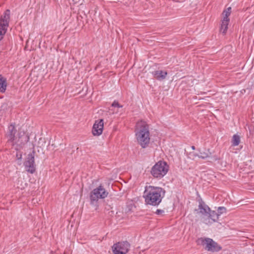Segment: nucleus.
Listing matches in <instances>:
<instances>
[{
  "label": "nucleus",
  "mask_w": 254,
  "mask_h": 254,
  "mask_svg": "<svg viewBox=\"0 0 254 254\" xmlns=\"http://www.w3.org/2000/svg\"><path fill=\"white\" fill-rule=\"evenodd\" d=\"M10 11L6 9L0 17V41L6 33L10 21Z\"/></svg>",
  "instance_id": "obj_5"
},
{
  "label": "nucleus",
  "mask_w": 254,
  "mask_h": 254,
  "mask_svg": "<svg viewBox=\"0 0 254 254\" xmlns=\"http://www.w3.org/2000/svg\"><path fill=\"white\" fill-rule=\"evenodd\" d=\"M191 149H192V150H194V149H195V146H191Z\"/></svg>",
  "instance_id": "obj_24"
},
{
  "label": "nucleus",
  "mask_w": 254,
  "mask_h": 254,
  "mask_svg": "<svg viewBox=\"0 0 254 254\" xmlns=\"http://www.w3.org/2000/svg\"><path fill=\"white\" fill-rule=\"evenodd\" d=\"M104 127V120L99 119L96 120L92 129V133L94 136H99L103 132Z\"/></svg>",
  "instance_id": "obj_9"
},
{
  "label": "nucleus",
  "mask_w": 254,
  "mask_h": 254,
  "mask_svg": "<svg viewBox=\"0 0 254 254\" xmlns=\"http://www.w3.org/2000/svg\"><path fill=\"white\" fill-rule=\"evenodd\" d=\"M152 74L156 79L160 81L164 79L168 73L166 71L155 70L153 71Z\"/></svg>",
  "instance_id": "obj_11"
},
{
  "label": "nucleus",
  "mask_w": 254,
  "mask_h": 254,
  "mask_svg": "<svg viewBox=\"0 0 254 254\" xmlns=\"http://www.w3.org/2000/svg\"><path fill=\"white\" fill-rule=\"evenodd\" d=\"M198 208L200 210V213L205 216L208 215L210 210V208L202 201L199 202Z\"/></svg>",
  "instance_id": "obj_13"
},
{
  "label": "nucleus",
  "mask_w": 254,
  "mask_h": 254,
  "mask_svg": "<svg viewBox=\"0 0 254 254\" xmlns=\"http://www.w3.org/2000/svg\"><path fill=\"white\" fill-rule=\"evenodd\" d=\"M135 136L137 143L142 148H146L150 142V134L148 125L145 122H138L135 129Z\"/></svg>",
  "instance_id": "obj_2"
},
{
  "label": "nucleus",
  "mask_w": 254,
  "mask_h": 254,
  "mask_svg": "<svg viewBox=\"0 0 254 254\" xmlns=\"http://www.w3.org/2000/svg\"><path fill=\"white\" fill-rule=\"evenodd\" d=\"M197 243L204 246L205 249L209 252H218L222 249V247L211 238H200L197 239Z\"/></svg>",
  "instance_id": "obj_4"
},
{
  "label": "nucleus",
  "mask_w": 254,
  "mask_h": 254,
  "mask_svg": "<svg viewBox=\"0 0 254 254\" xmlns=\"http://www.w3.org/2000/svg\"><path fill=\"white\" fill-rule=\"evenodd\" d=\"M197 155H199V154H196L195 153H190L189 157L191 159H194V157H197Z\"/></svg>",
  "instance_id": "obj_22"
},
{
  "label": "nucleus",
  "mask_w": 254,
  "mask_h": 254,
  "mask_svg": "<svg viewBox=\"0 0 254 254\" xmlns=\"http://www.w3.org/2000/svg\"><path fill=\"white\" fill-rule=\"evenodd\" d=\"M226 211V209L224 207H219L217 209V213L219 215H221L222 214L225 213Z\"/></svg>",
  "instance_id": "obj_19"
},
{
  "label": "nucleus",
  "mask_w": 254,
  "mask_h": 254,
  "mask_svg": "<svg viewBox=\"0 0 254 254\" xmlns=\"http://www.w3.org/2000/svg\"><path fill=\"white\" fill-rule=\"evenodd\" d=\"M8 140L11 142H13L15 139V135L16 132V129L15 126L11 124L8 126Z\"/></svg>",
  "instance_id": "obj_12"
},
{
  "label": "nucleus",
  "mask_w": 254,
  "mask_h": 254,
  "mask_svg": "<svg viewBox=\"0 0 254 254\" xmlns=\"http://www.w3.org/2000/svg\"><path fill=\"white\" fill-rule=\"evenodd\" d=\"M26 171L31 174H33L36 171V165L34 160V152L28 154L27 160L24 163Z\"/></svg>",
  "instance_id": "obj_8"
},
{
  "label": "nucleus",
  "mask_w": 254,
  "mask_h": 254,
  "mask_svg": "<svg viewBox=\"0 0 254 254\" xmlns=\"http://www.w3.org/2000/svg\"><path fill=\"white\" fill-rule=\"evenodd\" d=\"M112 106L116 108H122L123 106L121 105L118 102L115 101L113 102V103L112 104Z\"/></svg>",
  "instance_id": "obj_20"
},
{
  "label": "nucleus",
  "mask_w": 254,
  "mask_h": 254,
  "mask_svg": "<svg viewBox=\"0 0 254 254\" xmlns=\"http://www.w3.org/2000/svg\"><path fill=\"white\" fill-rule=\"evenodd\" d=\"M211 153L209 150H208L207 151H199V155H197V157L199 158L205 159L210 157Z\"/></svg>",
  "instance_id": "obj_16"
},
{
  "label": "nucleus",
  "mask_w": 254,
  "mask_h": 254,
  "mask_svg": "<svg viewBox=\"0 0 254 254\" xmlns=\"http://www.w3.org/2000/svg\"><path fill=\"white\" fill-rule=\"evenodd\" d=\"M213 159L214 161H217V160H219V159L217 156H214L213 157Z\"/></svg>",
  "instance_id": "obj_23"
},
{
  "label": "nucleus",
  "mask_w": 254,
  "mask_h": 254,
  "mask_svg": "<svg viewBox=\"0 0 254 254\" xmlns=\"http://www.w3.org/2000/svg\"><path fill=\"white\" fill-rule=\"evenodd\" d=\"M108 195V192L105 190L102 185L94 189L90 193L91 202H97L99 199H104Z\"/></svg>",
  "instance_id": "obj_6"
},
{
  "label": "nucleus",
  "mask_w": 254,
  "mask_h": 254,
  "mask_svg": "<svg viewBox=\"0 0 254 254\" xmlns=\"http://www.w3.org/2000/svg\"><path fill=\"white\" fill-rule=\"evenodd\" d=\"M240 142V137L239 135L235 134L233 135L232 139V145L233 146H238Z\"/></svg>",
  "instance_id": "obj_17"
},
{
  "label": "nucleus",
  "mask_w": 254,
  "mask_h": 254,
  "mask_svg": "<svg viewBox=\"0 0 254 254\" xmlns=\"http://www.w3.org/2000/svg\"><path fill=\"white\" fill-rule=\"evenodd\" d=\"M230 20L222 19L220 27V32L223 34H225L228 29V25L229 24Z\"/></svg>",
  "instance_id": "obj_15"
},
{
  "label": "nucleus",
  "mask_w": 254,
  "mask_h": 254,
  "mask_svg": "<svg viewBox=\"0 0 254 254\" xmlns=\"http://www.w3.org/2000/svg\"><path fill=\"white\" fill-rule=\"evenodd\" d=\"M164 213V211L162 209H157L155 214L158 215H162Z\"/></svg>",
  "instance_id": "obj_21"
},
{
  "label": "nucleus",
  "mask_w": 254,
  "mask_h": 254,
  "mask_svg": "<svg viewBox=\"0 0 254 254\" xmlns=\"http://www.w3.org/2000/svg\"><path fill=\"white\" fill-rule=\"evenodd\" d=\"M169 170V166L164 161H159L152 167L150 173L155 178L161 179L165 176Z\"/></svg>",
  "instance_id": "obj_3"
},
{
  "label": "nucleus",
  "mask_w": 254,
  "mask_h": 254,
  "mask_svg": "<svg viewBox=\"0 0 254 254\" xmlns=\"http://www.w3.org/2000/svg\"><path fill=\"white\" fill-rule=\"evenodd\" d=\"M231 12V8L230 7H228L227 9L224 10L223 14L224 15L223 19L229 20V16H230Z\"/></svg>",
  "instance_id": "obj_18"
},
{
  "label": "nucleus",
  "mask_w": 254,
  "mask_h": 254,
  "mask_svg": "<svg viewBox=\"0 0 254 254\" xmlns=\"http://www.w3.org/2000/svg\"><path fill=\"white\" fill-rule=\"evenodd\" d=\"M7 87V82L5 78L0 75V92L4 93Z\"/></svg>",
  "instance_id": "obj_14"
},
{
  "label": "nucleus",
  "mask_w": 254,
  "mask_h": 254,
  "mask_svg": "<svg viewBox=\"0 0 254 254\" xmlns=\"http://www.w3.org/2000/svg\"><path fill=\"white\" fill-rule=\"evenodd\" d=\"M208 218L204 220L206 224H210L213 222H217L219 219V214L215 211L210 210L208 214Z\"/></svg>",
  "instance_id": "obj_10"
},
{
  "label": "nucleus",
  "mask_w": 254,
  "mask_h": 254,
  "mask_svg": "<svg viewBox=\"0 0 254 254\" xmlns=\"http://www.w3.org/2000/svg\"><path fill=\"white\" fill-rule=\"evenodd\" d=\"M130 244L127 241L119 242L112 247L114 254H126L129 250Z\"/></svg>",
  "instance_id": "obj_7"
},
{
  "label": "nucleus",
  "mask_w": 254,
  "mask_h": 254,
  "mask_svg": "<svg viewBox=\"0 0 254 254\" xmlns=\"http://www.w3.org/2000/svg\"><path fill=\"white\" fill-rule=\"evenodd\" d=\"M165 191L160 187L146 186L143 197L146 204L157 206L159 205L165 195Z\"/></svg>",
  "instance_id": "obj_1"
}]
</instances>
